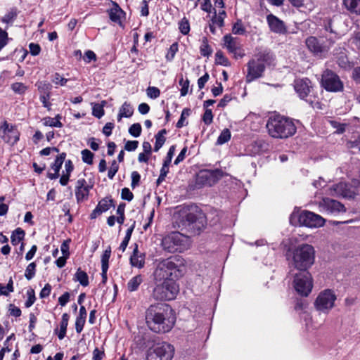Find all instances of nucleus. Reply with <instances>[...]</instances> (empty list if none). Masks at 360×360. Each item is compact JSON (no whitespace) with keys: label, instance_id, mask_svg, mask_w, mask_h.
<instances>
[{"label":"nucleus","instance_id":"obj_20","mask_svg":"<svg viewBox=\"0 0 360 360\" xmlns=\"http://www.w3.org/2000/svg\"><path fill=\"white\" fill-rule=\"evenodd\" d=\"M266 21L271 32L277 34H285L287 32L284 22L273 14L266 16Z\"/></svg>","mask_w":360,"mask_h":360},{"label":"nucleus","instance_id":"obj_16","mask_svg":"<svg viewBox=\"0 0 360 360\" xmlns=\"http://www.w3.org/2000/svg\"><path fill=\"white\" fill-rule=\"evenodd\" d=\"M224 47L226 48L230 53L234 55L235 58H242L243 53H241L240 41L237 37H233L231 34H226L223 37Z\"/></svg>","mask_w":360,"mask_h":360},{"label":"nucleus","instance_id":"obj_17","mask_svg":"<svg viewBox=\"0 0 360 360\" xmlns=\"http://www.w3.org/2000/svg\"><path fill=\"white\" fill-rule=\"evenodd\" d=\"M264 70V64L259 63L256 59H252L250 60L248 63V74L246 76L247 82H251L254 79L261 77Z\"/></svg>","mask_w":360,"mask_h":360},{"label":"nucleus","instance_id":"obj_45","mask_svg":"<svg viewBox=\"0 0 360 360\" xmlns=\"http://www.w3.org/2000/svg\"><path fill=\"white\" fill-rule=\"evenodd\" d=\"M179 28L183 34H187L190 31V25L188 20L184 18L179 23Z\"/></svg>","mask_w":360,"mask_h":360},{"label":"nucleus","instance_id":"obj_41","mask_svg":"<svg viewBox=\"0 0 360 360\" xmlns=\"http://www.w3.org/2000/svg\"><path fill=\"white\" fill-rule=\"evenodd\" d=\"M190 112L191 110L188 108H184L182 110L180 119L176 123L177 128H181L188 124L187 122H186V119L190 115Z\"/></svg>","mask_w":360,"mask_h":360},{"label":"nucleus","instance_id":"obj_6","mask_svg":"<svg viewBox=\"0 0 360 360\" xmlns=\"http://www.w3.org/2000/svg\"><path fill=\"white\" fill-rule=\"evenodd\" d=\"M190 245L189 238L179 232H173L162 240V246L169 252H182Z\"/></svg>","mask_w":360,"mask_h":360},{"label":"nucleus","instance_id":"obj_52","mask_svg":"<svg viewBox=\"0 0 360 360\" xmlns=\"http://www.w3.org/2000/svg\"><path fill=\"white\" fill-rule=\"evenodd\" d=\"M119 169V165L115 160H113L111 163V165L109 168L108 172V176L109 179H112L115 176V174L117 172Z\"/></svg>","mask_w":360,"mask_h":360},{"label":"nucleus","instance_id":"obj_39","mask_svg":"<svg viewBox=\"0 0 360 360\" xmlns=\"http://www.w3.org/2000/svg\"><path fill=\"white\" fill-rule=\"evenodd\" d=\"M231 131L228 129H224L219 136L217 144V145H222L226 142H228L231 139Z\"/></svg>","mask_w":360,"mask_h":360},{"label":"nucleus","instance_id":"obj_21","mask_svg":"<svg viewBox=\"0 0 360 360\" xmlns=\"http://www.w3.org/2000/svg\"><path fill=\"white\" fill-rule=\"evenodd\" d=\"M111 8L108 11L110 19L120 25H122V21L125 18V13L115 1H111Z\"/></svg>","mask_w":360,"mask_h":360},{"label":"nucleus","instance_id":"obj_22","mask_svg":"<svg viewBox=\"0 0 360 360\" xmlns=\"http://www.w3.org/2000/svg\"><path fill=\"white\" fill-rule=\"evenodd\" d=\"M311 82L309 79H298L295 82V90L301 98H304L310 92Z\"/></svg>","mask_w":360,"mask_h":360},{"label":"nucleus","instance_id":"obj_28","mask_svg":"<svg viewBox=\"0 0 360 360\" xmlns=\"http://www.w3.org/2000/svg\"><path fill=\"white\" fill-rule=\"evenodd\" d=\"M61 116L57 115L55 117H46L43 119V123L45 126L52 127H61L63 126L60 122Z\"/></svg>","mask_w":360,"mask_h":360},{"label":"nucleus","instance_id":"obj_44","mask_svg":"<svg viewBox=\"0 0 360 360\" xmlns=\"http://www.w3.org/2000/svg\"><path fill=\"white\" fill-rule=\"evenodd\" d=\"M215 57L216 63L224 66L229 65V60L224 56V53L221 51L216 53Z\"/></svg>","mask_w":360,"mask_h":360},{"label":"nucleus","instance_id":"obj_23","mask_svg":"<svg viewBox=\"0 0 360 360\" xmlns=\"http://www.w3.org/2000/svg\"><path fill=\"white\" fill-rule=\"evenodd\" d=\"M113 205V201L112 199L105 198L99 201L96 207L93 210L91 214V219H96L98 216L102 213L108 211Z\"/></svg>","mask_w":360,"mask_h":360},{"label":"nucleus","instance_id":"obj_34","mask_svg":"<svg viewBox=\"0 0 360 360\" xmlns=\"http://www.w3.org/2000/svg\"><path fill=\"white\" fill-rule=\"evenodd\" d=\"M74 279L76 281L79 282V283L83 286H87L89 285V277L86 272L82 271L80 268H79L75 274Z\"/></svg>","mask_w":360,"mask_h":360},{"label":"nucleus","instance_id":"obj_4","mask_svg":"<svg viewBox=\"0 0 360 360\" xmlns=\"http://www.w3.org/2000/svg\"><path fill=\"white\" fill-rule=\"evenodd\" d=\"M290 222L294 226L299 225L316 229L323 226L326 219L321 215L311 211H294L290 215Z\"/></svg>","mask_w":360,"mask_h":360},{"label":"nucleus","instance_id":"obj_37","mask_svg":"<svg viewBox=\"0 0 360 360\" xmlns=\"http://www.w3.org/2000/svg\"><path fill=\"white\" fill-rule=\"evenodd\" d=\"M106 102L105 101H102L101 104L96 103L94 104L92 108V114L94 116L101 118L104 115L103 107Z\"/></svg>","mask_w":360,"mask_h":360},{"label":"nucleus","instance_id":"obj_43","mask_svg":"<svg viewBox=\"0 0 360 360\" xmlns=\"http://www.w3.org/2000/svg\"><path fill=\"white\" fill-rule=\"evenodd\" d=\"M169 165L163 162L162 167L160 169V176L157 179V185H160L162 181H165V177L169 172Z\"/></svg>","mask_w":360,"mask_h":360},{"label":"nucleus","instance_id":"obj_25","mask_svg":"<svg viewBox=\"0 0 360 360\" xmlns=\"http://www.w3.org/2000/svg\"><path fill=\"white\" fill-rule=\"evenodd\" d=\"M133 113L134 108L132 105L128 102H124L120 108L119 113L117 115V121L120 122L122 117H130L132 116Z\"/></svg>","mask_w":360,"mask_h":360},{"label":"nucleus","instance_id":"obj_19","mask_svg":"<svg viewBox=\"0 0 360 360\" xmlns=\"http://www.w3.org/2000/svg\"><path fill=\"white\" fill-rule=\"evenodd\" d=\"M91 188V186L88 185L84 179H79L77 181L75 195L78 202H82L88 198Z\"/></svg>","mask_w":360,"mask_h":360},{"label":"nucleus","instance_id":"obj_11","mask_svg":"<svg viewBox=\"0 0 360 360\" xmlns=\"http://www.w3.org/2000/svg\"><path fill=\"white\" fill-rule=\"evenodd\" d=\"M317 205L319 211L326 214L338 216L347 212V208L342 202L328 197L323 198Z\"/></svg>","mask_w":360,"mask_h":360},{"label":"nucleus","instance_id":"obj_14","mask_svg":"<svg viewBox=\"0 0 360 360\" xmlns=\"http://www.w3.org/2000/svg\"><path fill=\"white\" fill-rule=\"evenodd\" d=\"M223 176V172L220 169L201 170L196 176L195 185L198 188L208 186H211L217 183Z\"/></svg>","mask_w":360,"mask_h":360},{"label":"nucleus","instance_id":"obj_46","mask_svg":"<svg viewBox=\"0 0 360 360\" xmlns=\"http://www.w3.org/2000/svg\"><path fill=\"white\" fill-rule=\"evenodd\" d=\"M11 89L16 94H22L27 90V86L21 82H15L11 84Z\"/></svg>","mask_w":360,"mask_h":360},{"label":"nucleus","instance_id":"obj_58","mask_svg":"<svg viewBox=\"0 0 360 360\" xmlns=\"http://www.w3.org/2000/svg\"><path fill=\"white\" fill-rule=\"evenodd\" d=\"M51 97V94L40 95L39 100L42 103L43 106L47 108L49 110H51V103L49 101Z\"/></svg>","mask_w":360,"mask_h":360},{"label":"nucleus","instance_id":"obj_33","mask_svg":"<svg viewBox=\"0 0 360 360\" xmlns=\"http://www.w3.org/2000/svg\"><path fill=\"white\" fill-rule=\"evenodd\" d=\"M143 282V278L141 275H137L133 278H131L128 283H127V288L130 292L136 291L138 288L140 284Z\"/></svg>","mask_w":360,"mask_h":360},{"label":"nucleus","instance_id":"obj_18","mask_svg":"<svg viewBox=\"0 0 360 360\" xmlns=\"http://www.w3.org/2000/svg\"><path fill=\"white\" fill-rule=\"evenodd\" d=\"M18 131L12 125L8 124L7 122L1 127L0 136L6 143L11 145L15 144L19 139Z\"/></svg>","mask_w":360,"mask_h":360},{"label":"nucleus","instance_id":"obj_57","mask_svg":"<svg viewBox=\"0 0 360 360\" xmlns=\"http://www.w3.org/2000/svg\"><path fill=\"white\" fill-rule=\"evenodd\" d=\"M86 319L82 317H77L75 321V329L77 333H80L83 330Z\"/></svg>","mask_w":360,"mask_h":360},{"label":"nucleus","instance_id":"obj_15","mask_svg":"<svg viewBox=\"0 0 360 360\" xmlns=\"http://www.w3.org/2000/svg\"><path fill=\"white\" fill-rule=\"evenodd\" d=\"M321 84L328 91L338 92L343 89V84L339 77L330 70H326L321 78Z\"/></svg>","mask_w":360,"mask_h":360},{"label":"nucleus","instance_id":"obj_31","mask_svg":"<svg viewBox=\"0 0 360 360\" xmlns=\"http://www.w3.org/2000/svg\"><path fill=\"white\" fill-rule=\"evenodd\" d=\"M226 16V13L224 10L219 11L218 13L215 11L212 18V23L221 27L224 26V20Z\"/></svg>","mask_w":360,"mask_h":360},{"label":"nucleus","instance_id":"obj_24","mask_svg":"<svg viewBox=\"0 0 360 360\" xmlns=\"http://www.w3.org/2000/svg\"><path fill=\"white\" fill-rule=\"evenodd\" d=\"M130 262L133 266L139 269H141L144 266L145 256L139 252L137 246L134 248L133 255L130 257Z\"/></svg>","mask_w":360,"mask_h":360},{"label":"nucleus","instance_id":"obj_10","mask_svg":"<svg viewBox=\"0 0 360 360\" xmlns=\"http://www.w3.org/2000/svg\"><path fill=\"white\" fill-rule=\"evenodd\" d=\"M296 274L294 278V287L295 290L302 296H308L313 288V279L311 274L307 271H301Z\"/></svg>","mask_w":360,"mask_h":360},{"label":"nucleus","instance_id":"obj_63","mask_svg":"<svg viewBox=\"0 0 360 360\" xmlns=\"http://www.w3.org/2000/svg\"><path fill=\"white\" fill-rule=\"evenodd\" d=\"M29 49H30V51L32 56L39 55L40 53V51H41V48H40L39 45L37 44H34V43L30 44Z\"/></svg>","mask_w":360,"mask_h":360},{"label":"nucleus","instance_id":"obj_1","mask_svg":"<svg viewBox=\"0 0 360 360\" xmlns=\"http://www.w3.org/2000/svg\"><path fill=\"white\" fill-rule=\"evenodd\" d=\"M146 319L150 329L155 333L169 332L175 323L172 308L165 303L150 305L146 311Z\"/></svg>","mask_w":360,"mask_h":360},{"label":"nucleus","instance_id":"obj_54","mask_svg":"<svg viewBox=\"0 0 360 360\" xmlns=\"http://www.w3.org/2000/svg\"><path fill=\"white\" fill-rule=\"evenodd\" d=\"M68 82V79L61 77L58 73H56L53 76L52 82L55 84H59L60 86H65Z\"/></svg>","mask_w":360,"mask_h":360},{"label":"nucleus","instance_id":"obj_30","mask_svg":"<svg viewBox=\"0 0 360 360\" xmlns=\"http://www.w3.org/2000/svg\"><path fill=\"white\" fill-rule=\"evenodd\" d=\"M167 134L166 129H162L158 131V133L155 135V143L154 146V150L155 152L158 151L160 148L165 143L166 139L165 135Z\"/></svg>","mask_w":360,"mask_h":360},{"label":"nucleus","instance_id":"obj_9","mask_svg":"<svg viewBox=\"0 0 360 360\" xmlns=\"http://www.w3.org/2000/svg\"><path fill=\"white\" fill-rule=\"evenodd\" d=\"M337 295L333 290L326 289L318 295L314 307L316 310L328 314L335 306Z\"/></svg>","mask_w":360,"mask_h":360},{"label":"nucleus","instance_id":"obj_40","mask_svg":"<svg viewBox=\"0 0 360 360\" xmlns=\"http://www.w3.org/2000/svg\"><path fill=\"white\" fill-rule=\"evenodd\" d=\"M36 266H37L35 262H31L28 264L25 272V277L27 280L30 281L34 277L36 273Z\"/></svg>","mask_w":360,"mask_h":360},{"label":"nucleus","instance_id":"obj_55","mask_svg":"<svg viewBox=\"0 0 360 360\" xmlns=\"http://www.w3.org/2000/svg\"><path fill=\"white\" fill-rule=\"evenodd\" d=\"M8 41L7 32L0 28V51L7 44Z\"/></svg>","mask_w":360,"mask_h":360},{"label":"nucleus","instance_id":"obj_42","mask_svg":"<svg viewBox=\"0 0 360 360\" xmlns=\"http://www.w3.org/2000/svg\"><path fill=\"white\" fill-rule=\"evenodd\" d=\"M111 255V248L108 247L101 257V268L108 269V262Z\"/></svg>","mask_w":360,"mask_h":360},{"label":"nucleus","instance_id":"obj_27","mask_svg":"<svg viewBox=\"0 0 360 360\" xmlns=\"http://www.w3.org/2000/svg\"><path fill=\"white\" fill-rule=\"evenodd\" d=\"M256 60L259 61V63L271 65L272 62L274 60V57L273 54L269 51H264L258 53L256 55Z\"/></svg>","mask_w":360,"mask_h":360},{"label":"nucleus","instance_id":"obj_2","mask_svg":"<svg viewBox=\"0 0 360 360\" xmlns=\"http://www.w3.org/2000/svg\"><path fill=\"white\" fill-rule=\"evenodd\" d=\"M266 128L269 135L276 139H287L296 132L294 122L280 115L271 116L267 121Z\"/></svg>","mask_w":360,"mask_h":360},{"label":"nucleus","instance_id":"obj_3","mask_svg":"<svg viewBox=\"0 0 360 360\" xmlns=\"http://www.w3.org/2000/svg\"><path fill=\"white\" fill-rule=\"evenodd\" d=\"M315 250L309 244L297 246L292 252V266L299 271H307L314 263Z\"/></svg>","mask_w":360,"mask_h":360},{"label":"nucleus","instance_id":"obj_50","mask_svg":"<svg viewBox=\"0 0 360 360\" xmlns=\"http://www.w3.org/2000/svg\"><path fill=\"white\" fill-rule=\"evenodd\" d=\"M147 96L153 99L157 98L160 94V91L158 88L155 86H149L146 89Z\"/></svg>","mask_w":360,"mask_h":360},{"label":"nucleus","instance_id":"obj_53","mask_svg":"<svg viewBox=\"0 0 360 360\" xmlns=\"http://www.w3.org/2000/svg\"><path fill=\"white\" fill-rule=\"evenodd\" d=\"M179 84L181 86V96H185L188 92L189 81L188 79L184 80V79L181 78L179 81Z\"/></svg>","mask_w":360,"mask_h":360},{"label":"nucleus","instance_id":"obj_51","mask_svg":"<svg viewBox=\"0 0 360 360\" xmlns=\"http://www.w3.org/2000/svg\"><path fill=\"white\" fill-rule=\"evenodd\" d=\"M178 51V45L176 43L172 44L167 51L166 55V59L169 61H171Z\"/></svg>","mask_w":360,"mask_h":360},{"label":"nucleus","instance_id":"obj_8","mask_svg":"<svg viewBox=\"0 0 360 360\" xmlns=\"http://www.w3.org/2000/svg\"><path fill=\"white\" fill-rule=\"evenodd\" d=\"M174 354V347L165 342L153 345L146 352V360H172Z\"/></svg>","mask_w":360,"mask_h":360},{"label":"nucleus","instance_id":"obj_59","mask_svg":"<svg viewBox=\"0 0 360 360\" xmlns=\"http://www.w3.org/2000/svg\"><path fill=\"white\" fill-rule=\"evenodd\" d=\"M121 197L123 200L131 201L134 198V195L128 188H124L122 190Z\"/></svg>","mask_w":360,"mask_h":360},{"label":"nucleus","instance_id":"obj_29","mask_svg":"<svg viewBox=\"0 0 360 360\" xmlns=\"http://www.w3.org/2000/svg\"><path fill=\"white\" fill-rule=\"evenodd\" d=\"M69 315L68 314H63L62 316V320L60 324V330L58 334V337L60 340H63L65 335L67 327L68 324Z\"/></svg>","mask_w":360,"mask_h":360},{"label":"nucleus","instance_id":"obj_32","mask_svg":"<svg viewBox=\"0 0 360 360\" xmlns=\"http://www.w3.org/2000/svg\"><path fill=\"white\" fill-rule=\"evenodd\" d=\"M37 86L40 95L51 94V84L46 81H39L35 84Z\"/></svg>","mask_w":360,"mask_h":360},{"label":"nucleus","instance_id":"obj_48","mask_svg":"<svg viewBox=\"0 0 360 360\" xmlns=\"http://www.w3.org/2000/svg\"><path fill=\"white\" fill-rule=\"evenodd\" d=\"M27 300H26L25 303V306L27 308L30 307L35 302L36 297L34 291L33 289H30L27 291Z\"/></svg>","mask_w":360,"mask_h":360},{"label":"nucleus","instance_id":"obj_47","mask_svg":"<svg viewBox=\"0 0 360 360\" xmlns=\"http://www.w3.org/2000/svg\"><path fill=\"white\" fill-rule=\"evenodd\" d=\"M82 160L89 165H91L93 162L94 154L88 149H84L82 151Z\"/></svg>","mask_w":360,"mask_h":360},{"label":"nucleus","instance_id":"obj_12","mask_svg":"<svg viewBox=\"0 0 360 360\" xmlns=\"http://www.w3.org/2000/svg\"><path fill=\"white\" fill-rule=\"evenodd\" d=\"M334 41L332 37H326V39L323 38L319 39L315 37H309L306 39V45L314 54L322 56L328 51Z\"/></svg>","mask_w":360,"mask_h":360},{"label":"nucleus","instance_id":"obj_56","mask_svg":"<svg viewBox=\"0 0 360 360\" xmlns=\"http://www.w3.org/2000/svg\"><path fill=\"white\" fill-rule=\"evenodd\" d=\"M131 186L132 187V188H134L136 186H137L139 185L140 179H141V176L138 172L134 171L131 172Z\"/></svg>","mask_w":360,"mask_h":360},{"label":"nucleus","instance_id":"obj_38","mask_svg":"<svg viewBox=\"0 0 360 360\" xmlns=\"http://www.w3.org/2000/svg\"><path fill=\"white\" fill-rule=\"evenodd\" d=\"M232 32L236 35H243L245 34L246 30L244 27L242 21L240 20H238L232 27Z\"/></svg>","mask_w":360,"mask_h":360},{"label":"nucleus","instance_id":"obj_13","mask_svg":"<svg viewBox=\"0 0 360 360\" xmlns=\"http://www.w3.org/2000/svg\"><path fill=\"white\" fill-rule=\"evenodd\" d=\"M176 269V264L169 259L160 262L154 272L155 283H162L167 280H173L171 276Z\"/></svg>","mask_w":360,"mask_h":360},{"label":"nucleus","instance_id":"obj_64","mask_svg":"<svg viewBox=\"0 0 360 360\" xmlns=\"http://www.w3.org/2000/svg\"><path fill=\"white\" fill-rule=\"evenodd\" d=\"M16 17V12L14 11H9L3 18L2 21L6 23H9Z\"/></svg>","mask_w":360,"mask_h":360},{"label":"nucleus","instance_id":"obj_62","mask_svg":"<svg viewBox=\"0 0 360 360\" xmlns=\"http://www.w3.org/2000/svg\"><path fill=\"white\" fill-rule=\"evenodd\" d=\"M51 291V286L50 284L47 283L45 285V286L42 288V290L40 292L39 296L41 298H45L49 296Z\"/></svg>","mask_w":360,"mask_h":360},{"label":"nucleus","instance_id":"obj_49","mask_svg":"<svg viewBox=\"0 0 360 360\" xmlns=\"http://www.w3.org/2000/svg\"><path fill=\"white\" fill-rule=\"evenodd\" d=\"M129 133L134 137H139L141 133V126L139 123L133 124L129 129Z\"/></svg>","mask_w":360,"mask_h":360},{"label":"nucleus","instance_id":"obj_26","mask_svg":"<svg viewBox=\"0 0 360 360\" xmlns=\"http://www.w3.org/2000/svg\"><path fill=\"white\" fill-rule=\"evenodd\" d=\"M343 4L349 12L360 15V0H343Z\"/></svg>","mask_w":360,"mask_h":360},{"label":"nucleus","instance_id":"obj_36","mask_svg":"<svg viewBox=\"0 0 360 360\" xmlns=\"http://www.w3.org/2000/svg\"><path fill=\"white\" fill-rule=\"evenodd\" d=\"M66 154L65 153H60L55 160L54 162L51 165V169L56 173L59 174L61 166L65 159Z\"/></svg>","mask_w":360,"mask_h":360},{"label":"nucleus","instance_id":"obj_60","mask_svg":"<svg viewBox=\"0 0 360 360\" xmlns=\"http://www.w3.org/2000/svg\"><path fill=\"white\" fill-rule=\"evenodd\" d=\"M213 120L212 112L210 109H206L202 117V120L206 124L212 123Z\"/></svg>","mask_w":360,"mask_h":360},{"label":"nucleus","instance_id":"obj_61","mask_svg":"<svg viewBox=\"0 0 360 360\" xmlns=\"http://www.w3.org/2000/svg\"><path fill=\"white\" fill-rule=\"evenodd\" d=\"M138 145V141H128L125 143L124 149L127 151H134L137 148Z\"/></svg>","mask_w":360,"mask_h":360},{"label":"nucleus","instance_id":"obj_35","mask_svg":"<svg viewBox=\"0 0 360 360\" xmlns=\"http://www.w3.org/2000/svg\"><path fill=\"white\" fill-rule=\"evenodd\" d=\"M25 236V232L21 229H17L14 231L11 236V243L13 245H17L22 242Z\"/></svg>","mask_w":360,"mask_h":360},{"label":"nucleus","instance_id":"obj_7","mask_svg":"<svg viewBox=\"0 0 360 360\" xmlns=\"http://www.w3.org/2000/svg\"><path fill=\"white\" fill-rule=\"evenodd\" d=\"M179 292V287L174 280L155 283L152 297L156 300H173Z\"/></svg>","mask_w":360,"mask_h":360},{"label":"nucleus","instance_id":"obj_5","mask_svg":"<svg viewBox=\"0 0 360 360\" xmlns=\"http://www.w3.org/2000/svg\"><path fill=\"white\" fill-rule=\"evenodd\" d=\"M360 186V181L354 180L352 184L340 182L330 186L326 191L328 195L346 199H353L357 195L356 188Z\"/></svg>","mask_w":360,"mask_h":360}]
</instances>
